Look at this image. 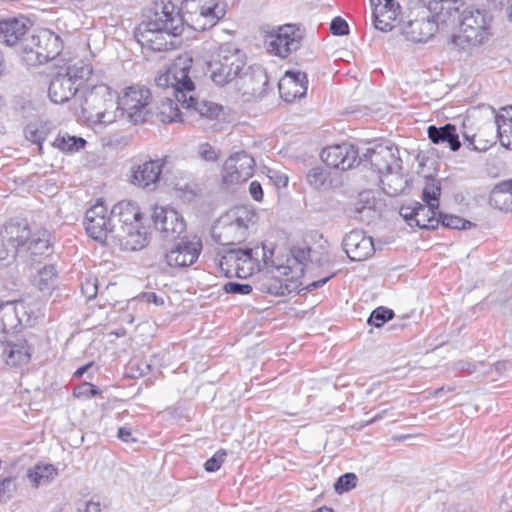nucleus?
<instances>
[{"instance_id": "052dcab7", "label": "nucleus", "mask_w": 512, "mask_h": 512, "mask_svg": "<svg viewBox=\"0 0 512 512\" xmlns=\"http://www.w3.org/2000/svg\"><path fill=\"white\" fill-rule=\"evenodd\" d=\"M454 369L460 372L472 374L477 370V365L468 360H458L454 363Z\"/></svg>"}, {"instance_id": "69168bd1", "label": "nucleus", "mask_w": 512, "mask_h": 512, "mask_svg": "<svg viewBox=\"0 0 512 512\" xmlns=\"http://www.w3.org/2000/svg\"><path fill=\"white\" fill-rule=\"evenodd\" d=\"M249 193L255 201H258V202L262 201L263 189H262L260 182L252 181L249 185Z\"/></svg>"}, {"instance_id": "e433bc0d", "label": "nucleus", "mask_w": 512, "mask_h": 512, "mask_svg": "<svg viewBox=\"0 0 512 512\" xmlns=\"http://www.w3.org/2000/svg\"><path fill=\"white\" fill-rule=\"evenodd\" d=\"M489 201L499 210L512 209V188L508 180L500 182L492 189Z\"/></svg>"}, {"instance_id": "f257e3e1", "label": "nucleus", "mask_w": 512, "mask_h": 512, "mask_svg": "<svg viewBox=\"0 0 512 512\" xmlns=\"http://www.w3.org/2000/svg\"><path fill=\"white\" fill-rule=\"evenodd\" d=\"M191 66L192 58L179 57L167 71L155 78L156 86L164 90H171L177 102H180L187 110L196 112L201 118L218 119L223 112L222 105L194 96L195 85L190 77Z\"/></svg>"}, {"instance_id": "5fc2aeb1", "label": "nucleus", "mask_w": 512, "mask_h": 512, "mask_svg": "<svg viewBox=\"0 0 512 512\" xmlns=\"http://www.w3.org/2000/svg\"><path fill=\"white\" fill-rule=\"evenodd\" d=\"M226 457L224 450L217 451L211 458L204 463V468L207 472H215L220 469Z\"/></svg>"}, {"instance_id": "49530a36", "label": "nucleus", "mask_w": 512, "mask_h": 512, "mask_svg": "<svg viewBox=\"0 0 512 512\" xmlns=\"http://www.w3.org/2000/svg\"><path fill=\"white\" fill-rule=\"evenodd\" d=\"M438 220L439 224L450 229H468L473 225L470 221L460 216L442 212L438 213Z\"/></svg>"}, {"instance_id": "f704fd0d", "label": "nucleus", "mask_w": 512, "mask_h": 512, "mask_svg": "<svg viewBox=\"0 0 512 512\" xmlns=\"http://www.w3.org/2000/svg\"><path fill=\"white\" fill-rule=\"evenodd\" d=\"M58 475L57 468L52 464H36L28 470V478L32 486L38 488L50 484Z\"/></svg>"}, {"instance_id": "1a4fd4ad", "label": "nucleus", "mask_w": 512, "mask_h": 512, "mask_svg": "<svg viewBox=\"0 0 512 512\" xmlns=\"http://www.w3.org/2000/svg\"><path fill=\"white\" fill-rule=\"evenodd\" d=\"M84 226L88 236L99 243H105L108 236L115 240V223L111 219V211L108 212L101 201L86 211Z\"/></svg>"}, {"instance_id": "c9c22d12", "label": "nucleus", "mask_w": 512, "mask_h": 512, "mask_svg": "<svg viewBox=\"0 0 512 512\" xmlns=\"http://www.w3.org/2000/svg\"><path fill=\"white\" fill-rule=\"evenodd\" d=\"M17 305V301H4L0 299V332H8L21 323L18 317Z\"/></svg>"}, {"instance_id": "cd10ccee", "label": "nucleus", "mask_w": 512, "mask_h": 512, "mask_svg": "<svg viewBox=\"0 0 512 512\" xmlns=\"http://www.w3.org/2000/svg\"><path fill=\"white\" fill-rule=\"evenodd\" d=\"M80 89L64 72L57 73L51 80L48 90L50 100L56 104L68 102Z\"/></svg>"}, {"instance_id": "c85d7f7f", "label": "nucleus", "mask_w": 512, "mask_h": 512, "mask_svg": "<svg viewBox=\"0 0 512 512\" xmlns=\"http://www.w3.org/2000/svg\"><path fill=\"white\" fill-rule=\"evenodd\" d=\"M428 139L435 145L446 144L453 152L461 148L460 134L454 124L443 126L430 125L427 128Z\"/></svg>"}, {"instance_id": "423d86ee", "label": "nucleus", "mask_w": 512, "mask_h": 512, "mask_svg": "<svg viewBox=\"0 0 512 512\" xmlns=\"http://www.w3.org/2000/svg\"><path fill=\"white\" fill-rule=\"evenodd\" d=\"M459 34L451 36V44L460 49L466 46L481 44L487 34L488 21L484 11L474 8H465L457 21Z\"/></svg>"}, {"instance_id": "9b49d317", "label": "nucleus", "mask_w": 512, "mask_h": 512, "mask_svg": "<svg viewBox=\"0 0 512 512\" xmlns=\"http://www.w3.org/2000/svg\"><path fill=\"white\" fill-rule=\"evenodd\" d=\"M31 43L33 46L25 45L24 51L29 55V61L33 60L31 55H35V61L39 64L55 59L63 49L61 38L50 30H43L32 36Z\"/></svg>"}, {"instance_id": "6e6d98bb", "label": "nucleus", "mask_w": 512, "mask_h": 512, "mask_svg": "<svg viewBox=\"0 0 512 512\" xmlns=\"http://www.w3.org/2000/svg\"><path fill=\"white\" fill-rule=\"evenodd\" d=\"M330 32L335 36H344L349 33V26L345 19L335 17L330 24Z\"/></svg>"}, {"instance_id": "774afa93", "label": "nucleus", "mask_w": 512, "mask_h": 512, "mask_svg": "<svg viewBox=\"0 0 512 512\" xmlns=\"http://www.w3.org/2000/svg\"><path fill=\"white\" fill-rule=\"evenodd\" d=\"M200 155L207 161H214L217 159V154L214 149L208 144H203L200 147Z\"/></svg>"}, {"instance_id": "39448f33", "label": "nucleus", "mask_w": 512, "mask_h": 512, "mask_svg": "<svg viewBox=\"0 0 512 512\" xmlns=\"http://www.w3.org/2000/svg\"><path fill=\"white\" fill-rule=\"evenodd\" d=\"M245 66V54L240 49L226 43L212 52L207 63V72L216 85L224 86L235 81Z\"/></svg>"}, {"instance_id": "f8f14e48", "label": "nucleus", "mask_w": 512, "mask_h": 512, "mask_svg": "<svg viewBox=\"0 0 512 512\" xmlns=\"http://www.w3.org/2000/svg\"><path fill=\"white\" fill-rule=\"evenodd\" d=\"M144 22L153 27H161L175 37L183 33L185 16L171 1L162 0L155 3L153 15Z\"/></svg>"}, {"instance_id": "37998d69", "label": "nucleus", "mask_w": 512, "mask_h": 512, "mask_svg": "<svg viewBox=\"0 0 512 512\" xmlns=\"http://www.w3.org/2000/svg\"><path fill=\"white\" fill-rule=\"evenodd\" d=\"M441 195V184L435 179H428L423 190L422 200L425 204L439 208V197Z\"/></svg>"}, {"instance_id": "58836bf2", "label": "nucleus", "mask_w": 512, "mask_h": 512, "mask_svg": "<svg viewBox=\"0 0 512 512\" xmlns=\"http://www.w3.org/2000/svg\"><path fill=\"white\" fill-rule=\"evenodd\" d=\"M179 102L166 97L158 106L157 117L162 123L182 122V113L178 107Z\"/></svg>"}, {"instance_id": "c03bdc74", "label": "nucleus", "mask_w": 512, "mask_h": 512, "mask_svg": "<svg viewBox=\"0 0 512 512\" xmlns=\"http://www.w3.org/2000/svg\"><path fill=\"white\" fill-rule=\"evenodd\" d=\"M121 105L119 104V96L115 93V106L104 105L103 108L98 112L96 121L100 124H110L116 121L121 115Z\"/></svg>"}, {"instance_id": "a19ab883", "label": "nucleus", "mask_w": 512, "mask_h": 512, "mask_svg": "<svg viewBox=\"0 0 512 512\" xmlns=\"http://www.w3.org/2000/svg\"><path fill=\"white\" fill-rule=\"evenodd\" d=\"M308 183L317 190H326L330 187V173L321 166L311 168L306 175Z\"/></svg>"}, {"instance_id": "9d476101", "label": "nucleus", "mask_w": 512, "mask_h": 512, "mask_svg": "<svg viewBox=\"0 0 512 512\" xmlns=\"http://www.w3.org/2000/svg\"><path fill=\"white\" fill-rule=\"evenodd\" d=\"M150 100L149 89L139 86L128 87L119 97L121 115H127L129 121L135 125L147 121V116L150 114L148 109Z\"/></svg>"}, {"instance_id": "bb28decb", "label": "nucleus", "mask_w": 512, "mask_h": 512, "mask_svg": "<svg viewBox=\"0 0 512 512\" xmlns=\"http://www.w3.org/2000/svg\"><path fill=\"white\" fill-rule=\"evenodd\" d=\"M163 166L164 160L157 159L145 161L133 167L131 170V183L142 188L155 186L160 180Z\"/></svg>"}, {"instance_id": "79ce46f5", "label": "nucleus", "mask_w": 512, "mask_h": 512, "mask_svg": "<svg viewBox=\"0 0 512 512\" xmlns=\"http://www.w3.org/2000/svg\"><path fill=\"white\" fill-rule=\"evenodd\" d=\"M86 143V140L82 137L65 134L59 135L53 145L63 152H77L84 148Z\"/></svg>"}, {"instance_id": "8fccbe9b", "label": "nucleus", "mask_w": 512, "mask_h": 512, "mask_svg": "<svg viewBox=\"0 0 512 512\" xmlns=\"http://www.w3.org/2000/svg\"><path fill=\"white\" fill-rule=\"evenodd\" d=\"M100 394V389L89 382H83L82 384L78 385L73 391V395L77 398H92Z\"/></svg>"}, {"instance_id": "4c0bfd02", "label": "nucleus", "mask_w": 512, "mask_h": 512, "mask_svg": "<svg viewBox=\"0 0 512 512\" xmlns=\"http://www.w3.org/2000/svg\"><path fill=\"white\" fill-rule=\"evenodd\" d=\"M57 278L58 272L55 266L45 265L38 271V274L34 279V283L41 292L49 294L54 289Z\"/></svg>"}, {"instance_id": "0e129e2a", "label": "nucleus", "mask_w": 512, "mask_h": 512, "mask_svg": "<svg viewBox=\"0 0 512 512\" xmlns=\"http://www.w3.org/2000/svg\"><path fill=\"white\" fill-rule=\"evenodd\" d=\"M12 246L11 245H5L2 241H1V246H0V262H3V261H9L10 259H14L19 253L14 251H10L12 250Z\"/></svg>"}, {"instance_id": "7c9ffc66", "label": "nucleus", "mask_w": 512, "mask_h": 512, "mask_svg": "<svg viewBox=\"0 0 512 512\" xmlns=\"http://www.w3.org/2000/svg\"><path fill=\"white\" fill-rule=\"evenodd\" d=\"M104 105L115 106V92L105 84L96 85L85 97L84 110H90L91 116L97 118Z\"/></svg>"}, {"instance_id": "603ef678", "label": "nucleus", "mask_w": 512, "mask_h": 512, "mask_svg": "<svg viewBox=\"0 0 512 512\" xmlns=\"http://www.w3.org/2000/svg\"><path fill=\"white\" fill-rule=\"evenodd\" d=\"M81 292L87 301L94 299L98 293L97 279L88 277L81 283Z\"/></svg>"}, {"instance_id": "72a5a7b5", "label": "nucleus", "mask_w": 512, "mask_h": 512, "mask_svg": "<svg viewBox=\"0 0 512 512\" xmlns=\"http://www.w3.org/2000/svg\"><path fill=\"white\" fill-rule=\"evenodd\" d=\"M497 135L502 146L512 149V107L495 116Z\"/></svg>"}, {"instance_id": "4d7b16f0", "label": "nucleus", "mask_w": 512, "mask_h": 512, "mask_svg": "<svg viewBox=\"0 0 512 512\" xmlns=\"http://www.w3.org/2000/svg\"><path fill=\"white\" fill-rule=\"evenodd\" d=\"M291 253L296 262H298L301 265H304L310 260L311 248L308 246L293 247L291 249Z\"/></svg>"}, {"instance_id": "a211bd4d", "label": "nucleus", "mask_w": 512, "mask_h": 512, "mask_svg": "<svg viewBox=\"0 0 512 512\" xmlns=\"http://www.w3.org/2000/svg\"><path fill=\"white\" fill-rule=\"evenodd\" d=\"M374 26L389 32L401 23V7L396 0H370Z\"/></svg>"}, {"instance_id": "ea45409f", "label": "nucleus", "mask_w": 512, "mask_h": 512, "mask_svg": "<svg viewBox=\"0 0 512 512\" xmlns=\"http://www.w3.org/2000/svg\"><path fill=\"white\" fill-rule=\"evenodd\" d=\"M92 66L85 60H77L65 69V74L81 87L92 74Z\"/></svg>"}, {"instance_id": "20e7f679", "label": "nucleus", "mask_w": 512, "mask_h": 512, "mask_svg": "<svg viewBox=\"0 0 512 512\" xmlns=\"http://www.w3.org/2000/svg\"><path fill=\"white\" fill-rule=\"evenodd\" d=\"M257 221L250 206H237L222 216L212 230L214 240L223 246L241 243L248 236L249 227Z\"/></svg>"}, {"instance_id": "338daca9", "label": "nucleus", "mask_w": 512, "mask_h": 512, "mask_svg": "<svg viewBox=\"0 0 512 512\" xmlns=\"http://www.w3.org/2000/svg\"><path fill=\"white\" fill-rule=\"evenodd\" d=\"M139 298L147 303H154L157 306H161L164 304V299L162 297H159L154 292H144L141 295H139Z\"/></svg>"}, {"instance_id": "7ed1b4c3", "label": "nucleus", "mask_w": 512, "mask_h": 512, "mask_svg": "<svg viewBox=\"0 0 512 512\" xmlns=\"http://www.w3.org/2000/svg\"><path fill=\"white\" fill-rule=\"evenodd\" d=\"M115 223V240L123 250H140L147 244V231L142 226L139 207L130 201H121L111 209Z\"/></svg>"}, {"instance_id": "de8ad7c7", "label": "nucleus", "mask_w": 512, "mask_h": 512, "mask_svg": "<svg viewBox=\"0 0 512 512\" xmlns=\"http://www.w3.org/2000/svg\"><path fill=\"white\" fill-rule=\"evenodd\" d=\"M297 290V284L291 280L275 279L268 287V292L276 296H285Z\"/></svg>"}, {"instance_id": "13d9d810", "label": "nucleus", "mask_w": 512, "mask_h": 512, "mask_svg": "<svg viewBox=\"0 0 512 512\" xmlns=\"http://www.w3.org/2000/svg\"><path fill=\"white\" fill-rule=\"evenodd\" d=\"M131 377L138 378L147 375L151 371V365L146 361L131 364Z\"/></svg>"}, {"instance_id": "c756f323", "label": "nucleus", "mask_w": 512, "mask_h": 512, "mask_svg": "<svg viewBox=\"0 0 512 512\" xmlns=\"http://www.w3.org/2000/svg\"><path fill=\"white\" fill-rule=\"evenodd\" d=\"M32 262L40 263L42 259L53 253L51 244V234L46 229H37L27 245V250L23 254H28Z\"/></svg>"}, {"instance_id": "473e14b6", "label": "nucleus", "mask_w": 512, "mask_h": 512, "mask_svg": "<svg viewBox=\"0 0 512 512\" xmlns=\"http://www.w3.org/2000/svg\"><path fill=\"white\" fill-rule=\"evenodd\" d=\"M438 208L431 207L427 204L416 202L415 219L413 226L421 229L433 230L439 226Z\"/></svg>"}, {"instance_id": "ddd939ff", "label": "nucleus", "mask_w": 512, "mask_h": 512, "mask_svg": "<svg viewBox=\"0 0 512 512\" xmlns=\"http://www.w3.org/2000/svg\"><path fill=\"white\" fill-rule=\"evenodd\" d=\"M202 251V242L198 237L181 238L166 252L165 261L172 268H185L193 265Z\"/></svg>"}, {"instance_id": "e2e57ef3", "label": "nucleus", "mask_w": 512, "mask_h": 512, "mask_svg": "<svg viewBox=\"0 0 512 512\" xmlns=\"http://www.w3.org/2000/svg\"><path fill=\"white\" fill-rule=\"evenodd\" d=\"M462 136L464 138L466 147L469 150L477 151V152H484L488 149V145H484L482 147H479L475 144V135H469L466 132H462Z\"/></svg>"}, {"instance_id": "5701e85b", "label": "nucleus", "mask_w": 512, "mask_h": 512, "mask_svg": "<svg viewBox=\"0 0 512 512\" xmlns=\"http://www.w3.org/2000/svg\"><path fill=\"white\" fill-rule=\"evenodd\" d=\"M279 93L285 102H293L297 98L306 95L308 78L305 72L288 70L278 83Z\"/></svg>"}, {"instance_id": "b1692460", "label": "nucleus", "mask_w": 512, "mask_h": 512, "mask_svg": "<svg viewBox=\"0 0 512 512\" xmlns=\"http://www.w3.org/2000/svg\"><path fill=\"white\" fill-rule=\"evenodd\" d=\"M33 232L26 222L10 221L2 227L0 239L5 245L12 246V252L16 251L23 254L27 250V245Z\"/></svg>"}, {"instance_id": "2f4dec72", "label": "nucleus", "mask_w": 512, "mask_h": 512, "mask_svg": "<svg viewBox=\"0 0 512 512\" xmlns=\"http://www.w3.org/2000/svg\"><path fill=\"white\" fill-rule=\"evenodd\" d=\"M32 348L25 339H17L5 344L2 357L6 364L18 367L27 364L31 359Z\"/></svg>"}, {"instance_id": "4be33fe9", "label": "nucleus", "mask_w": 512, "mask_h": 512, "mask_svg": "<svg viewBox=\"0 0 512 512\" xmlns=\"http://www.w3.org/2000/svg\"><path fill=\"white\" fill-rule=\"evenodd\" d=\"M344 250L351 261H363L375 252L372 237L362 230H352L343 239Z\"/></svg>"}, {"instance_id": "2eb2a0df", "label": "nucleus", "mask_w": 512, "mask_h": 512, "mask_svg": "<svg viewBox=\"0 0 512 512\" xmlns=\"http://www.w3.org/2000/svg\"><path fill=\"white\" fill-rule=\"evenodd\" d=\"M463 6V0H430L427 6L428 16L435 23L437 30L454 27Z\"/></svg>"}, {"instance_id": "dca6fc26", "label": "nucleus", "mask_w": 512, "mask_h": 512, "mask_svg": "<svg viewBox=\"0 0 512 512\" xmlns=\"http://www.w3.org/2000/svg\"><path fill=\"white\" fill-rule=\"evenodd\" d=\"M152 218L155 228L165 239H177L186 230L182 215L172 207H155Z\"/></svg>"}, {"instance_id": "0eeeda50", "label": "nucleus", "mask_w": 512, "mask_h": 512, "mask_svg": "<svg viewBox=\"0 0 512 512\" xmlns=\"http://www.w3.org/2000/svg\"><path fill=\"white\" fill-rule=\"evenodd\" d=\"M185 23L196 31L212 28L225 16L226 10L215 0H182Z\"/></svg>"}, {"instance_id": "a18cd8bd", "label": "nucleus", "mask_w": 512, "mask_h": 512, "mask_svg": "<svg viewBox=\"0 0 512 512\" xmlns=\"http://www.w3.org/2000/svg\"><path fill=\"white\" fill-rule=\"evenodd\" d=\"M394 311L384 306L374 309L368 317L367 323L370 326L380 328L394 317Z\"/></svg>"}, {"instance_id": "864d4df0", "label": "nucleus", "mask_w": 512, "mask_h": 512, "mask_svg": "<svg viewBox=\"0 0 512 512\" xmlns=\"http://www.w3.org/2000/svg\"><path fill=\"white\" fill-rule=\"evenodd\" d=\"M223 290L228 294L248 295L252 292V286L239 282H227L223 285Z\"/></svg>"}, {"instance_id": "09e8293b", "label": "nucleus", "mask_w": 512, "mask_h": 512, "mask_svg": "<svg viewBox=\"0 0 512 512\" xmlns=\"http://www.w3.org/2000/svg\"><path fill=\"white\" fill-rule=\"evenodd\" d=\"M357 476L354 473H345L341 475L334 484L337 493L342 494L356 487Z\"/></svg>"}, {"instance_id": "aec40b11", "label": "nucleus", "mask_w": 512, "mask_h": 512, "mask_svg": "<svg viewBox=\"0 0 512 512\" xmlns=\"http://www.w3.org/2000/svg\"><path fill=\"white\" fill-rule=\"evenodd\" d=\"M167 36L173 35L161 27H153L145 22H141L134 31V37L141 47L154 52L166 51L173 46Z\"/></svg>"}, {"instance_id": "a878e982", "label": "nucleus", "mask_w": 512, "mask_h": 512, "mask_svg": "<svg viewBox=\"0 0 512 512\" xmlns=\"http://www.w3.org/2000/svg\"><path fill=\"white\" fill-rule=\"evenodd\" d=\"M396 27H399L406 39L412 42H426L437 31L429 16L409 21H404L401 16V23Z\"/></svg>"}, {"instance_id": "6e6552de", "label": "nucleus", "mask_w": 512, "mask_h": 512, "mask_svg": "<svg viewBox=\"0 0 512 512\" xmlns=\"http://www.w3.org/2000/svg\"><path fill=\"white\" fill-rule=\"evenodd\" d=\"M304 29L296 24H284L273 29L267 36L268 51L281 58L288 57L300 49Z\"/></svg>"}, {"instance_id": "f3484780", "label": "nucleus", "mask_w": 512, "mask_h": 512, "mask_svg": "<svg viewBox=\"0 0 512 512\" xmlns=\"http://www.w3.org/2000/svg\"><path fill=\"white\" fill-rule=\"evenodd\" d=\"M255 161L246 152L241 151L231 155L224 164L223 181L235 184L247 181L254 173Z\"/></svg>"}, {"instance_id": "6ab92c4d", "label": "nucleus", "mask_w": 512, "mask_h": 512, "mask_svg": "<svg viewBox=\"0 0 512 512\" xmlns=\"http://www.w3.org/2000/svg\"><path fill=\"white\" fill-rule=\"evenodd\" d=\"M321 159L327 166L342 171L352 168L358 159L362 160L358 150L347 143L324 148L321 152Z\"/></svg>"}, {"instance_id": "680f3d73", "label": "nucleus", "mask_w": 512, "mask_h": 512, "mask_svg": "<svg viewBox=\"0 0 512 512\" xmlns=\"http://www.w3.org/2000/svg\"><path fill=\"white\" fill-rule=\"evenodd\" d=\"M77 512H101V504L93 500L81 502L77 506Z\"/></svg>"}, {"instance_id": "4468645a", "label": "nucleus", "mask_w": 512, "mask_h": 512, "mask_svg": "<svg viewBox=\"0 0 512 512\" xmlns=\"http://www.w3.org/2000/svg\"><path fill=\"white\" fill-rule=\"evenodd\" d=\"M268 82V75L261 66H248L239 73L235 85L243 96L258 98L266 93Z\"/></svg>"}, {"instance_id": "393cba45", "label": "nucleus", "mask_w": 512, "mask_h": 512, "mask_svg": "<svg viewBox=\"0 0 512 512\" xmlns=\"http://www.w3.org/2000/svg\"><path fill=\"white\" fill-rule=\"evenodd\" d=\"M31 26V21L22 15L2 19L0 20V41L8 46L16 45L25 40Z\"/></svg>"}, {"instance_id": "f03ea898", "label": "nucleus", "mask_w": 512, "mask_h": 512, "mask_svg": "<svg viewBox=\"0 0 512 512\" xmlns=\"http://www.w3.org/2000/svg\"><path fill=\"white\" fill-rule=\"evenodd\" d=\"M363 159L368 160L379 174L382 189L386 194L396 196L403 191L404 181L400 174L402 160L397 146L390 141L375 143L366 149Z\"/></svg>"}, {"instance_id": "3c124183", "label": "nucleus", "mask_w": 512, "mask_h": 512, "mask_svg": "<svg viewBox=\"0 0 512 512\" xmlns=\"http://www.w3.org/2000/svg\"><path fill=\"white\" fill-rule=\"evenodd\" d=\"M27 140L38 145L42 149V143L46 138V131L43 128H37L35 125L29 124L25 129Z\"/></svg>"}, {"instance_id": "412c9836", "label": "nucleus", "mask_w": 512, "mask_h": 512, "mask_svg": "<svg viewBox=\"0 0 512 512\" xmlns=\"http://www.w3.org/2000/svg\"><path fill=\"white\" fill-rule=\"evenodd\" d=\"M254 258L253 249L251 248H233L226 251L219 262L220 269L229 276V269L224 266L234 267L235 274L238 278H245L251 274L253 269Z\"/></svg>"}, {"instance_id": "bf43d9fd", "label": "nucleus", "mask_w": 512, "mask_h": 512, "mask_svg": "<svg viewBox=\"0 0 512 512\" xmlns=\"http://www.w3.org/2000/svg\"><path fill=\"white\" fill-rule=\"evenodd\" d=\"M416 202L411 205H403L400 208V215L407 221L408 225L413 226L415 219Z\"/></svg>"}]
</instances>
